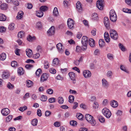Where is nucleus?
<instances>
[{"instance_id":"nucleus-38","label":"nucleus","mask_w":131,"mask_h":131,"mask_svg":"<svg viewBox=\"0 0 131 131\" xmlns=\"http://www.w3.org/2000/svg\"><path fill=\"white\" fill-rule=\"evenodd\" d=\"M15 28V24L14 23H11L9 26L8 28L10 30H12Z\"/></svg>"},{"instance_id":"nucleus-31","label":"nucleus","mask_w":131,"mask_h":131,"mask_svg":"<svg viewBox=\"0 0 131 131\" xmlns=\"http://www.w3.org/2000/svg\"><path fill=\"white\" fill-rule=\"evenodd\" d=\"M18 73L20 75H22L24 73V71L23 68L21 67H19L18 70Z\"/></svg>"},{"instance_id":"nucleus-40","label":"nucleus","mask_w":131,"mask_h":131,"mask_svg":"<svg viewBox=\"0 0 131 131\" xmlns=\"http://www.w3.org/2000/svg\"><path fill=\"white\" fill-rule=\"evenodd\" d=\"M76 116L78 119L79 120L82 119L83 117V115L80 113L77 114Z\"/></svg>"},{"instance_id":"nucleus-46","label":"nucleus","mask_w":131,"mask_h":131,"mask_svg":"<svg viewBox=\"0 0 131 131\" xmlns=\"http://www.w3.org/2000/svg\"><path fill=\"white\" fill-rule=\"evenodd\" d=\"M58 101L59 104H62L63 103L64 100L62 97H59L58 98Z\"/></svg>"},{"instance_id":"nucleus-42","label":"nucleus","mask_w":131,"mask_h":131,"mask_svg":"<svg viewBox=\"0 0 131 131\" xmlns=\"http://www.w3.org/2000/svg\"><path fill=\"white\" fill-rule=\"evenodd\" d=\"M53 13L54 15L57 16L58 14V12L57 8L56 7H55L54 9Z\"/></svg>"},{"instance_id":"nucleus-1","label":"nucleus","mask_w":131,"mask_h":131,"mask_svg":"<svg viewBox=\"0 0 131 131\" xmlns=\"http://www.w3.org/2000/svg\"><path fill=\"white\" fill-rule=\"evenodd\" d=\"M85 117L86 120L92 126H94L95 125L96 123V121L91 115L87 114L85 115Z\"/></svg>"},{"instance_id":"nucleus-23","label":"nucleus","mask_w":131,"mask_h":131,"mask_svg":"<svg viewBox=\"0 0 131 131\" xmlns=\"http://www.w3.org/2000/svg\"><path fill=\"white\" fill-rule=\"evenodd\" d=\"M36 14L37 16L39 17H42L43 16V14L42 12L40 10L36 11Z\"/></svg>"},{"instance_id":"nucleus-19","label":"nucleus","mask_w":131,"mask_h":131,"mask_svg":"<svg viewBox=\"0 0 131 131\" xmlns=\"http://www.w3.org/2000/svg\"><path fill=\"white\" fill-rule=\"evenodd\" d=\"M105 39L106 42H110V39L109 38V35L107 32H105L104 35Z\"/></svg>"},{"instance_id":"nucleus-2","label":"nucleus","mask_w":131,"mask_h":131,"mask_svg":"<svg viewBox=\"0 0 131 131\" xmlns=\"http://www.w3.org/2000/svg\"><path fill=\"white\" fill-rule=\"evenodd\" d=\"M110 13L111 20L113 22H115L117 19V16L115 11L113 10H111L110 11Z\"/></svg>"},{"instance_id":"nucleus-4","label":"nucleus","mask_w":131,"mask_h":131,"mask_svg":"<svg viewBox=\"0 0 131 131\" xmlns=\"http://www.w3.org/2000/svg\"><path fill=\"white\" fill-rule=\"evenodd\" d=\"M110 34L111 38L114 40L117 39L118 37V34L116 31L112 29L110 31Z\"/></svg>"},{"instance_id":"nucleus-22","label":"nucleus","mask_w":131,"mask_h":131,"mask_svg":"<svg viewBox=\"0 0 131 131\" xmlns=\"http://www.w3.org/2000/svg\"><path fill=\"white\" fill-rule=\"evenodd\" d=\"M24 13L23 11H20L18 13L17 18L19 19H20L23 17Z\"/></svg>"},{"instance_id":"nucleus-9","label":"nucleus","mask_w":131,"mask_h":131,"mask_svg":"<svg viewBox=\"0 0 131 131\" xmlns=\"http://www.w3.org/2000/svg\"><path fill=\"white\" fill-rule=\"evenodd\" d=\"M59 52L61 53H62L64 51L63 48V46L61 43H59L56 46Z\"/></svg>"},{"instance_id":"nucleus-27","label":"nucleus","mask_w":131,"mask_h":131,"mask_svg":"<svg viewBox=\"0 0 131 131\" xmlns=\"http://www.w3.org/2000/svg\"><path fill=\"white\" fill-rule=\"evenodd\" d=\"M33 83L31 81L28 80L26 81V85L28 87H30L33 85Z\"/></svg>"},{"instance_id":"nucleus-16","label":"nucleus","mask_w":131,"mask_h":131,"mask_svg":"<svg viewBox=\"0 0 131 131\" xmlns=\"http://www.w3.org/2000/svg\"><path fill=\"white\" fill-rule=\"evenodd\" d=\"M88 37L86 36H83L82 38V44H88Z\"/></svg>"},{"instance_id":"nucleus-7","label":"nucleus","mask_w":131,"mask_h":131,"mask_svg":"<svg viewBox=\"0 0 131 131\" xmlns=\"http://www.w3.org/2000/svg\"><path fill=\"white\" fill-rule=\"evenodd\" d=\"M49 76V75L47 73H43L41 75L40 78V81L43 82L47 80Z\"/></svg>"},{"instance_id":"nucleus-56","label":"nucleus","mask_w":131,"mask_h":131,"mask_svg":"<svg viewBox=\"0 0 131 131\" xmlns=\"http://www.w3.org/2000/svg\"><path fill=\"white\" fill-rule=\"evenodd\" d=\"M47 93L49 94H51L53 93V91L51 89H49L47 91Z\"/></svg>"},{"instance_id":"nucleus-62","label":"nucleus","mask_w":131,"mask_h":131,"mask_svg":"<svg viewBox=\"0 0 131 131\" xmlns=\"http://www.w3.org/2000/svg\"><path fill=\"white\" fill-rule=\"evenodd\" d=\"M54 126L57 127H59L60 126V124L58 122H56L54 124Z\"/></svg>"},{"instance_id":"nucleus-8","label":"nucleus","mask_w":131,"mask_h":131,"mask_svg":"<svg viewBox=\"0 0 131 131\" xmlns=\"http://www.w3.org/2000/svg\"><path fill=\"white\" fill-rule=\"evenodd\" d=\"M55 32V29L54 26L51 27L47 32L48 36H51L54 34Z\"/></svg>"},{"instance_id":"nucleus-33","label":"nucleus","mask_w":131,"mask_h":131,"mask_svg":"<svg viewBox=\"0 0 131 131\" xmlns=\"http://www.w3.org/2000/svg\"><path fill=\"white\" fill-rule=\"evenodd\" d=\"M6 54L5 53H2L0 55V60H4L6 58Z\"/></svg>"},{"instance_id":"nucleus-17","label":"nucleus","mask_w":131,"mask_h":131,"mask_svg":"<svg viewBox=\"0 0 131 131\" xmlns=\"http://www.w3.org/2000/svg\"><path fill=\"white\" fill-rule=\"evenodd\" d=\"M26 53L27 56L28 57L30 58L32 56V51L30 49H27L26 50Z\"/></svg>"},{"instance_id":"nucleus-12","label":"nucleus","mask_w":131,"mask_h":131,"mask_svg":"<svg viewBox=\"0 0 131 131\" xmlns=\"http://www.w3.org/2000/svg\"><path fill=\"white\" fill-rule=\"evenodd\" d=\"M1 113L3 116H6L9 113L10 111L7 108H5L2 110Z\"/></svg>"},{"instance_id":"nucleus-36","label":"nucleus","mask_w":131,"mask_h":131,"mask_svg":"<svg viewBox=\"0 0 131 131\" xmlns=\"http://www.w3.org/2000/svg\"><path fill=\"white\" fill-rule=\"evenodd\" d=\"M44 68L46 69H48L49 67V64L47 60L44 61Z\"/></svg>"},{"instance_id":"nucleus-25","label":"nucleus","mask_w":131,"mask_h":131,"mask_svg":"<svg viewBox=\"0 0 131 131\" xmlns=\"http://www.w3.org/2000/svg\"><path fill=\"white\" fill-rule=\"evenodd\" d=\"M105 42L103 39H100L99 41V44L100 47H102L105 45Z\"/></svg>"},{"instance_id":"nucleus-13","label":"nucleus","mask_w":131,"mask_h":131,"mask_svg":"<svg viewBox=\"0 0 131 131\" xmlns=\"http://www.w3.org/2000/svg\"><path fill=\"white\" fill-rule=\"evenodd\" d=\"M77 10L79 12H81L82 10V8L81 3L79 1L77 2L76 5Z\"/></svg>"},{"instance_id":"nucleus-52","label":"nucleus","mask_w":131,"mask_h":131,"mask_svg":"<svg viewBox=\"0 0 131 131\" xmlns=\"http://www.w3.org/2000/svg\"><path fill=\"white\" fill-rule=\"evenodd\" d=\"M107 57L110 60H113V54H107Z\"/></svg>"},{"instance_id":"nucleus-30","label":"nucleus","mask_w":131,"mask_h":131,"mask_svg":"<svg viewBox=\"0 0 131 131\" xmlns=\"http://www.w3.org/2000/svg\"><path fill=\"white\" fill-rule=\"evenodd\" d=\"M53 65L54 66L57 65L59 63V60L57 58L54 59L52 61Z\"/></svg>"},{"instance_id":"nucleus-50","label":"nucleus","mask_w":131,"mask_h":131,"mask_svg":"<svg viewBox=\"0 0 131 131\" xmlns=\"http://www.w3.org/2000/svg\"><path fill=\"white\" fill-rule=\"evenodd\" d=\"M12 116L11 115L8 116L6 118V121L7 122H9L12 119Z\"/></svg>"},{"instance_id":"nucleus-60","label":"nucleus","mask_w":131,"mask_h":131,"mask_svg":"<svg viewBox=\"0 0 131 131\" xmlns=\"http://www.w3.org/2000/svg\"><path fill=\"white\" fill-rule=\"evenodd\" d=\"M100 50L98 49H96L95 50L94 52V54L95 55H98L100 53Z\"/></svg>"},{"instance_id":"nucleus-24","label":"nucleus","mask_w":131,"mask_h":131,"mask_svg":"<svg viewBox=\"0 0 131 131\" xmlns=\"http://www.w3.org/2000/svg\"><path fill=\"white\" fill-rule=\"evenodd\" d=\"M1 9L3 10H6L8 8V5L6 3H3L0 6Z\"/></svg>"},{"instance_id":"nucleus-10","label":"nucleus","mask_w":131,"mask_h":131,"mask_svg":"<svg viewBox=\"0 0 131 131\" xmlns=\"http://www.w3.org/2000/svg\"><path fill=\"white\" fill-rule=\"evenodd\" d=\"M83 74L84 77L86 78L90 77L91 75V72L88 70H84L83 72Z\"/></svg>"},{"instance_id":"nucleus-15","label":"nucleus","mask_w":131,"mask_h":131,"mask_svg":"<svg viewBox=\"0 0 131 131\" xmlns=\"http://www.w3.org/2000/svg\"><path fill=\"white\" fill-rule=\"evenodd\" d=\"M9 76V72L7 71H4L3 72L2 77L3 79H6L8 78Z\"/></svg>"},{"instance_id":"nucleus-53","label":"nucleus","mask_w":131,"mask_h":131,"mask_svg":"<svg viewBox=\"0 0 131 131\" xmlns=\"http://www.w3.org/2000/svg\"><path fill=\"white\" fill-rule=\"evenodd\" d=\"M33 67V65L30 64H28L26 65L25 67L28 69H30Z\"/></svg>"},{"instance_id":"nucleus-32","label":"nucleus","mask_w":131,"mask_h":131,"mask_svg":"<svg viewBox=\"0 0 131 131\" xmlns=\"http://www.w3.org/2000/svg\"><path fill=\"white\" fill-rule=\"evenodd\" d=\"M120 68L121 69L122 71L125 72H126L128 73L129 72L126 69V68L123 65H121L120 66Z\"/></svg>"},{"instance_id":"nucleus-39","label":"nucleus","mask_w":131,"mask_h":131,"mask_svg":"<svg viewBox=\"0 0 131 131\" xmlns=\"http://www.w3.org/2000/svg\"><path fill=\"white\" fill-rule=\"evenodd\" d=\"M38 123V120L37 119H35L31 121V124L33 126H36Z\"/></svg>"},{"instance_id":"nucleus-14","label":"nucleus","mask_w":131,"mask_h":131,"mask_svg":"<svg viewBox=\"0 0 131 131\" xmlns=\"http://www.w3.org/2000/svg\"><path fill=\"white\" fill-rule=\"evenodd\" d=\"M104 23L106 28H108L110 25V21L107 17H105L104 19Z\"/></svg>"},{"instance_id":"nucleus-48","label":"nucleus","mask_w":131,"mask_h":131,"mask_svg":"<svg viewBox=\"0 0 131 131\" xmlns=\"http://www.w3.org/2000/svg\"><path fill=\"white\" fill-rule=\"evenodd\" d=\"M70 124L71 125L74 126L77 125V122L75 121L72 120L70 122Z\"/></svg>"},{"instance_id":"nucleus-34","label":"nucleus","mask_w":131,"mask_h":131,"mask_svg":"<svg viewBox=\"0 0 131 131\" xmlns=\"http://www.w3.org/2000/svg\"><path fill=\"white\" fill-rule=\"evenodd\" d=\"M69 102L70 103H72L73 102L74 100V97L73 95H70L68 97Z\"/></svg>"},{"instance_id":"nucleus-45","label":"nucleus","mask_w":131,"mask_h":131,"mask_svg":"<svg viewBox=\"0 0 131 131\" xmlns=\"http://www.w3.org/2000/svg\"><path fill=\"white\" fill-rule=\"evenodd\" d=\"M7 86L9 89H12L13 88L14 86L13 84H12L10 82H9L7 84Z\"/></svg>"},{"instance_id":"nucleus-43","label":"nucleus","mask_w":131,"mask_h":131,"mask_svg":"<svg viewBox=\"0 0 131 131\" xmlns=\"http://www.w3.org/2000/svg\"><path fill=\"white\" fill-rule=\"evenodd\" d=\"M47 99V97L45 95H42L40 98V100L42 101H45Z\"/></svg>"},{"instance_id":"nucleus-21","label":"nucleus","mask_w":131,"mask_h":131,"mask_svg":"<svg viewBox=\"0 0 131 131\" xmlns=\"http://www.w3.org/2000/svg\"><path fill=\"white\" fill-rule=\"evenodd\" d=\"M69 75L71 80L74 81L75 80V74L73 72H70L69 73Z\"/></svg>"},{"instance_id":"nucleus-28","label":"nucleus","mask_w":131,"mask_h":131,"mask_svg":"<svg viewBox=\"0 0 131 131\" xmlns=\"http://www.w3.org/2000/svg\"><path fill=\"white\" fill-rule=\"evenodd\" d=\"M48 7L47 6H42L40 8V10L42 12H45L47 10Z\"/></svg>"},{"instance_id":"nucleus-11","label":"nucleus","mask_w":131,"mask_h":131,"mask_svg":"<svg viewBox=\"0 0 131 131\" xmlns=\"http://www.w3.org/2000/svg\"><path fill=\"white\" fill-rule=\"evenodd\" d=\"M102 86L104 88L107 89L109 86V83L105 79H103L102 81Z\"/></svg>"},{"instance_id":"nucleus-35","label":"nucleus","mask_w":131,"mask_h":131,"mask_svg":"<svg viewBox=\"0 0 131 131\" xmlns=\"http://www.w3.org/2000/svg\"><path fill=\"white\" fill-rule=\"evenodd\" d=\"M97 118L99 121L103 123L105 121L104 118L102 116L99 115L97 116Z\"/></svg>"},{"instance_id":"nucleus-3","label":"nucleus","mask_w":131,"mask_h":131,"mask_svg":"<svg viewBox=\"0 0 131 131\" xmlns=\"http://www.w3.org/2000/svg\"><path fill=\"white\" fill-rule=\"evenodd\" d=\"M102 112L104 115L107 118H110L111 115V111L106 108H103L102 110Z\"/></svg>"},{"instance_id":"nucleus-63","label":"nucleus","mask_w":131,"mask_h":131,"mask_svg":"<svg viewBox=\"0 0 131 131\" xmlns=\"http://www.w3.org/2000/svg\"><path fill=\"white\" fill-rule=\"evenodd\" d=\"M51 112L49 111H46L45 113V115L46 116H49L51 114Z\"/></svg>"},{"instance_id":"nucleus-58","label":"nucleus","mask_w":131,"mask_h":131,"mask_svg":"<svg viewBox=\"0 0 131 131\" xmlns=\"http://www.w3.org/2000/svg\"><path fill=\"white\" fill-rule=\"evenodd\" d=\"M49 100L50 103H53L55 102V99L54 98L52 97L50 98Z\"/></svg>"},{"instance_id":"nucleus-61","label":"nucleus","mask_w":131,"mask_h":131,"mask_svg":"<svg viewBox=\"0 0 131 131\" xmlns=\"http://www.w3.org/2000/svg\"><path fill=\"white\" fill-rule=\"evenodd\" d=\"M37 115L39 117H40L41 116L42 114L40 110L39 109L37 110Z\"/></svg>"},{"instance_id":"nucleus-57","label":"nucleus","mask_w":131,"mask_h":131,"mask_svg":"<svg viewBox=\"0 0 131 131\" xmlns=\"http://www.w3.org/2000/svg\"><path fill=\"white\" fill-rule=\"evenodd\" d=\"M112 72L111 71H109L108 72L107 76V77H112Z\"/></svg>"},{"instance_id":"nucleus-37","label":"nucleus","mask_w":131,"mask_h":131,"mask_svg":"<svg viewBox=\"0 0 131 131\" xmlns=\"http://www.w3.org/2000/svg\"><path fill=\"white\" fill-rule=\"evenodd\" d=\"M24 36V32L21 31L18 32V38H21L23 37Z\"/></svg>"},{"instance_id":"nucleus-49","label":"nucleus","mask_w":131,"mask_h":131,"mask_svg":"<svg viewBox=\"0 0 131 131\" xmlns=\"http://www.w3.org/2000/svg\"><path fill=\"white\" fill-rule=\"evenodd\" d=\"M6 28L3 26L0 27V32H4L5 31Z\"/></svg>"},{"instance_id":"nucleus-20","label":"nucleus","mask_w":131,"mask_h":131,"mask_svg":"<svg viewBox=\"0 0 131 131\" xmlns=\"http://www.w3.org/2000/svg\"><path fill=\"white\" fill-rule=\"evenodd\" d=\"M111 105L113 107H116L118 105V103L115 100H113L110 103Z\"/></svg>"},{"instance_id":"nucleus-51","label":"nucleus","mask_w":131,"mask_h":131,"mask_svg":"<svg viewBox=\"0 0 131 131\" xmlns=\"http://www.w3.org/2000/svg\"><path fill=\"white\" fill-rule=\"evenodd\" d=\"M41 70L40 69H38L36 72V75L38 76H39L40 74L41 73Z\"/></svg>"},{"instance_id":"nucleus-5","label":"nucleus","mask_w":131,"mask_h":131,"mask_svg":"<svg viewBox=\"0 0 131 131\" xmlns=\"http://www.w3.org/2000/svg\"><path fill=\"white\" fill-rule=\"evenodd\" d=\"M103 0H98L96 2V6L100 10H102L103 9Z\"/></svg>"},{"instance_id":"nucleus-44","label":"nucleus","mask_w":131,"mask_h":131,"mask_svg":"<svg viewBox=\"0 0 131 131\" xmlns=\"http://www.w3.org/2000/svg\"><path fill=\"white\" fill-rule=\"evenodd\" d=\"M82 46L81 47V49L83 50V51H85L87 48V44H82Z\"/></svg>"},{"instance_id":"nucleus-59","label":"nucleus","mask_w":131,"mask_h":131,"mask_svg":"<svg viewBox=\"0 0 131 131\" xmlns=\"http://www.w3.org/2000/svg\"><path fill=\"white\" fill-rule=\"evenodd\" d=\"M36 26L38 28H40L42 27V25L40 22H38L37 23Z\"/></svg>"},{"instance_id":"nucleus-47","label":"nucleus","mask_w":131,"mask_h":131,"mask_svg":"<svg viewBox=\"0 0 131 131\" xmlns=\"http://www.w3.org/2000/svg\"><path fill=\"white\" fill-rule=\"evenodd\" d=\"M11 65L13 67H16L17 66V63L15 61H13L11 63Z\"/></svg>"},{"instance_id":"nucleus-54","label":"nucleus","mask_w":131,"mask_h":131,"mask_svg":"<svg viewBox=\"0 0 131 131\" xmlns=\"http://www.w3.org/2000/svg\"><path fill=\"white\" fill-rule=\"evenodd\" d=\"M50 72L53 74H54L56 73V70L53 68H52L49 69Z\"/></svg>"},{"instance_id":"nucleus-26","label":"nucleus","mask_w":131,"mask_h":131,"mask_svg":"<svg viewBox=\"0 0 131 131\" xmlns=\"http://www.w3.org/2000/svg\"><path fill=\"white\" fill-rule=\"evenodd\" d=\"M27 39L28 41L31 42L35 39L36 37L34 36L32 37L30 35H29L27 37Z\"/></svg>"},{"instance_id":"nucleus-55","label":"nucleus","mask_w":131,"mask_h":131,"mask_svg":"<svg viewBox=\"0 0 131 131\" xmlns=\"http://www.w3.org/2000/svg\"><path fill=\"white\" fill-rule=\"evenodd\" d=\"M119 46L122 50L123 51H124L125 50V48L124 47V46L121 43H119Z\"/></svg>"},{"instance_id":"nucleus-64","label":"nucleus","mask_w":131,"mask_h":131,"mask_svg":"<svg viewBox=\"0 0 131 131\" xmlns=\"http://www.w3.org/2000/svg\"><path fill=\"white\" fill-rule=\"evenodd\" d=\"M125 2L128 5L131 6V0H125Z\"/></svg>"},{"instance_id":"nucleus-41","label":"nucleus","mask_w":131,"mask_h":131,"mask_svg":"<svg viewBox=\"0 0 131 131\" xmlns=\"http://www.w3.org/2000/svg\"><path fill=\"white\" fill-rule=\"evenodd\" d=\"M92 19L94 20H97L98 19V15L96 13H94L93 14Z\"/></svg>"},{"instance_id":"nucleus-29","label":"nucleus","mask_w":131,"mask_h":131,"mask_svg":"<svg viewBox=\"0 0 131 131\" xmlns=\"http://www.w3.org/2000/svg\"><path fill=\"white\" fill-rule=\"evenodd\" d=\"M6 19V16L0 13V21H4Z\"/></svg>"},{"instance_id":"nucleus-6","label":"nucleus","mask_w":131,"mask_h":131,"mask_svg":"<svg viewBox=\"0 0 131 131\" xmlns=\"http://www.w3.org/2000/svg\"><path fill=\"white\" fill-rule=\"evenodd\" d=\"M67 23L68 27L70 29H73L74 28V23L72 19L71 18H68Z\"/></svg>"},{"instance_id":"nucleus-18","label":"nucleus","mask_w":131,"mask_h":131,"mask_svg":"<svg viewBox=\"0 0 131 131\" xmlns=\"http://www.w3.org/2000/svg\"><path fill=\"white\" fill-rule=\"evenodd\" d=\"M89 43L90 46L92 47L95 46V41L92 38H90L89 40Z\"/></svg>"}]
</instances>
